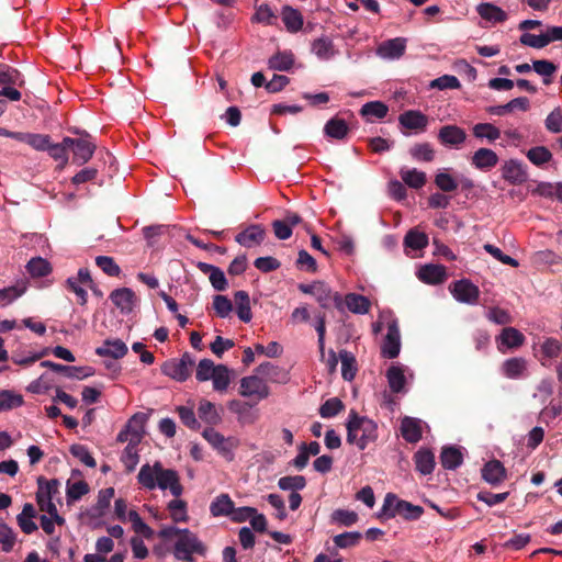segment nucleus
Listing matches in <instances>:
<instances>
[{"mask_svg":"<svg viewBox=\"0 0 562 562\" xmlns=\"http://www.w3.org/2000/svg\"><path fill=\"white\" fill-rule=\"evenodd\" d=\"M542 366H547V360L555 359L562 353V342L555 338L549 337L540 346Z\"/></svg>","mask_w":562,"mask_h":562,"instance_id":"nucleus-44","label":"nucleus"},{"mask_svg":"<svg viewBox=\"0 0 562 562\" xmlns=\"http://www.w3.org/2000/svg\"><path fill=\"white\" fill-rule=\"evenodd\" d=\"M499 158L497 154L486 147L476 149L471 157V165L481 171H490L497 166Z\"/></svg>","mask_w":562,"mask_h":562,"instance_id":"nucleus-15","label":"nucleus"},{"mask_svg":"<svg viewBox=\"0 0 562 562\" xmlns=\"http://www.w3.org/2000/svg\"><path fill=\"white\" fill-rule=\"evenodd\" d=\"M502 176L504 180L512 184L522 183L527 179L524 164L517 159H509L505 161L502 167Z\"/></svg>","mask_w":562,"mask_h":562,"instance_id":"nucleus-19","label":"nucleus"},{"mask_svg":"<svg viewBox=\"0 0 562 562\" xmlns=\"http://www.w3.org/2000/svg\"><path fill=\"white\" fill-rule=\"evenodd\" d=\"M476 12L486 23L497 24L507 20V13L494 3L482 2L476 5Z\"/></svg>","mask_w":562,"mask_h":562,"instance_id":"nucleus-20","label":"nucleus"},{"mask_svg":"<svg viewBox=\"0 0 562 562\" xmlns=\"http://www.w3.org/2000/svg\"><path fill=\"white\" fill-rule=\"evenodd\" d=\"M401 351V335L396 321L387 324V331L383 339L381 347L382 356L387 359H393L398 356Z\"/></svg>","mask_w":562,"mask_h":562,"instance_id":"nucleus-12","label":"nucleus"},{"mask_svg":"<svg viewBox=\"0 0 562 562\" xmlns=\"http://www.w3.org/2000/svg\"><path fill=\"white\" fill-rule=\"evenodd\" d=\"M428 245V237L425 233L418 232L417 229H411L407 232L404 238L405 248L413 250H422Z\"/></svg>","mask_w":562,"mask_h":562,"instance_id":"nucleus-55","label":"nucleus"},{"mask_svg":"<svg viewBox=\"0 0 562 562\" xmlns=\"http://www.w3.org/2000/svg\"><path fill=\"white\" fill-rule=\"evenodd\" d=\"M416 470L423 474H431L435 469V456L428 449H419L414 456Z\"/></svg>","mask_w":562,"mask_h":562,"instance_id":"nucleus-36","label":"nucleus"},{"mask_svg":"<svg viewBox=\"0 0 562 562\" xmlns=\"http://www.w3.org/2000/svg\"><path fill=\"white\" fill-rule=\"evenodd\" d=\"M389 386L393 393L405 391V370L401 364H392L386 371Z\"/></svg>","mask_w":562,"mask_h":562,"instance_id":"nucleus-29","label":"nucleus"},{"mask_svg":"<svg viewBox=\"0 0 562 562\" xmlns=\"http://www.w3.org/2000/svg\"><path fill=\"white\" fill-rule=\"evenodd\" d=\"M438 140L445 147L460 149L467 140V133L458 125H445L438 131Z\"/></svg>","mask_w":562,"mask_h":562,"instance_id":"nucleus-10","label":"nucleus"},{"mask_svg":"<svg viewBox=\"0 0 562 562\" xmlns=\"http://www.w3.org/2000/svg\"><path fill=\"white\" fill-rule=\"evenodd\" d=\"M177 413L181 423L192 430H199L201 427L200 422L195 417V413L192 407L178 406Z\"/></svg>","mask_w":562,"mask_h":562,"instance_id":"nucleus-64","label":"nucleus"},{"mask_svg":"<svg viewBox=\"0 0 562 562\" xmlns=\"http://www.w3.org/2000/svg\"><path fill=\"white\" fill-rule=\"evenodd\" d=\"M233 509L234 502L228 494H221L216 496L210 505V513L213 517H229Z\"/></svg>","mask_w":562,"mask_h":562,"instance_id":"nucleus-37","label":"nucleus"},{"mask_svg":"<svg viewBox=\"0 0 562 562\" xmlns=\"http://www.w3.org/2000/svg\"><path fill=\"white\" fill-rule=\"evenodd\" d=\"M55 372L64 373L69 379H78V380L92 375L91 368L65 366V364H60V363L57 364Z\"/></svg>","mask_w":562,"mask_h":562,"instance_id":"nucleus-62","label":"nucleus"},{"mask_svg":"<svg viewBox=\"0 0 562 562\" xmlns=\"http://www.w3.org/2000/svg\"><path fill=\"white\" fill-rule=\"evenodd\" d=\"M544 127L549 133H562V108L555 106L546 117Z\"/></svg>","mask_w":562,"mask_h":562,"instance_id":"nucleus-60","label":"nucleus"},{"mask_svg":"<svg viewBox=\"0 0 562 562\" xmlns=\"http://www.w3.org/2000/svg\"><path fill=\"white\" fill-rule=\"evenodd\" d=\"M347 441L364 450L378 439V424L367 416H360L351 411L347 423Z\"/></svg>","mask_w":562,"mask_h":562,"instance_id":"nucleus-3","label":"nucleus"},{"mask_svg":"<svg viewBox=\"0 0 562 562\" xmlns=\"http://www.w3.org/2000/svg\"><path fill=\"white\" fill-rule=\"evenodd\" d=\"M265 239V229L257 224L249 225L236 235L235 240L245 248L260 245Z\"/></svg>","mask_w":562,"mask_h":562,"instance_id":"nucleus-18","label":"nucleus"},{"mask_svg":"<svg viewBox=\"0 0 562 562\" xmlns=\"http://www.w3.org/2000/svg\"><path fill=\"white\" fill-rule=\"evenodd\" d=\"M147 416L144 413H135L126 423L125 427L119 432L117 441L125 442L130 439L133 441H140L144 432V426Z\"/></svg>","mask_w":562,"mask_h":562,"instance_id":"nucleus-11","label":"nucleus"},{"mask_svg":"<svg viewBox=\"0 0 562 562\" xmlns=\"http://www.w3.org/2000/svg\"><path fill=\"white\" fill-rule=\"evenodd\" d=\"M13 85V86H23L24 79L23 76L14 68L0 64V86Z\"/></svg>","mask_w":562,"mask_h":562,"instance_id":"nucleus-54","label":"nucleus"},{"mask_svg":"<svg viewBox=\"0 0 562 562\" xmlns=\"http://www.w3.org/2000/svg\"><path fill=\"white\" fill-rule=\"evenodd\" d=\"M299 290L305 294L313 295L323 308H327L333 303L335 307L342 311V296L334 292L330 286L323 281H315L308 284H299Z\"/></svg>","mask_w":562,"mask_h":562,"instance_id":"nucleus-5","label":"nucleus"},{"mask_svg":"<svg viewBox=\"0 0 562 562\" xmlns=\"http://www.w3.org/2000/svg\"><path fill=\"white\" fill-rule=\"evenodd\" d=\"M406 43L404 37L386 40L376 47V55L387 60L400 59L405 54Z\"/></svg>","mask_w":562,"mask_h":562,"instance_id":"nucleus-14","label":"nucleus"},{"mask_svg":"<svg viewBox=\"0 0 562 562\" xmlns=\"http://www.w3.org/2000/svg\"><path fill=\"white\" fill-rule=\"evenodd\" d=\"M38 488L36 492V502L41 512L55 516L58 526H64L66 520L58 514L57 507L53 502L54 496L58 493L59 482L57 480H37Z\"/></svg>","mask_w":562,"mask_h":562,"instance_id":"nucleus-4","label":"nucleus"},{"mask_svg":"<svg viewBox=\"0 0 562 562\" xmlns=\"http://www.w3.org/2000/svg\"><path fill=\"white\" fill-rule=\"evenodd\" d=\"M202 436L221 454L229 460L233 459V449L236 447V442L233 438H225L213 427L205 428Z\"/></svg>","mask_w":562,"mask_h":562,"instance_id":"nucleus-9","label":"nucleus"},{"mask_svg":"<svg viewBox=\"0 0 562 562\" xmlns=\"http://www.w3.org/2000/svg\"><path fill=\"white\" fill-rule=\"evenodd\" d=\"M234 300L238 318L244 323H249L252 318V313L248 293L246 291H237Z\"/></svg>","mask_w":562,"mask_h":562,"instance_id":"nucleus-40","label":"nucleus"},{"mask_svg":"<svg viewBox=\"0 0 562 562\" xmlns=\"http://www.w3.org/2000/svg\"><path fill=\"white\" fill-rule=\"evenodd\" d=\"M25 268L32 278H43L52 272L50 263L42 257L32 258Z\"/></svg>","mask_w":562,"mask_h":562,"instance_id":"nucleus-45","label":"nucleus"},{"mask_svg":"<svg viewBox=\"0 0 562 562\" xmlns=\"http://www.w3.org/2000/svg\"><path fill=\"white\" fill-rule=\"evenodd\" d=\"M36 516L37 513L35 507L31 503H25L22 512L16 516L18 526L25 535H31L38 529L34 521Z\"/></svg>","mask_w":562,"mask_h":562,"instance_id":"nucleus-25","label":"nucleus"},{"mask_svg":"<svg viewBox=\"0 0 562 562\" xmlns=\"http://www.w3.org/2000/svg\"><path fill=\"white\" fill-rule=\"evenodd\" d=\"M187 508V503L180 499V497H175V499L170 501L167 505L170 517L175 522L188 521L189 516Z\"/></svg>","mask_w":562,"mask_h":562,"instance_id":"nucleus-50","label":"nucleus"},{"mask_svg":"<svg viewBox=\"0 0 562 562\" xmlns=\"http://www.w3.org/2000/svg\"><path fill=\"white\" fill-rule=\"evenodd\" d=\"M412 158L416 161L430 162L435 159V150L429 143L414 145L409 149Z\"/></svg>","mask_w":562,"mask_h":562,"instance_id":"nucleus-58","label":"nucleus"},{"mask_svg":"<svg viewBox=\"0 0 562 562\" xmlns=\"http://www.w3.org/2000/svg\"><path fill=\"white\" fill-rule=\"evenodd\" d=\"M20 142L27 144L35 150L46 151L50 144V136L46 134L22 132Z\"/></svg>","mask_w":562,"mask_h":562,"instance_id":"nucleus-43","label":"nucleus"},{"mask_svg":"<svg viewBox=\"0 0 562 562\" xmlns=\"http://www.w3.org/2000/svg\"><path fill=\"white\" fill-rule=\"evenodd\" d=\"M449 290L454 300L460 303L468 305H475L477 303L480 290L469 279L454 281L450 284Z\"/></svg>","mask_w":562,"mask_h":562,"instance_id":"nucleus-8","label":"nucleus"},{"mask_svg":"<svg viewBox=\"0 0 562 562\" xmlns=\"http://www.w3.org/2000/svg\"><path fill=\"white\" fill-rule=\"evenodd\" d=\"M401 432L403 438L411 443H415L422 438V420L413 417H404L401 422Z\"/></svg>","mask_w":562,"mask_h":562,"instance_id":"nucleus-27","label":"nucleus"},{"mask_svg":"<svg viewBox=\"0 0 562 562\" xmlns=\"http://www.w3.org/2000/svg\"><path fill=\"white\" fill-rule=\"evenodd\" d=\"M277 16L269 4L262 3L256 8V12L251 18L252 22L265 25H273Z\"/></svg>","mask_w":562,"mask_h":562,"instance_id":"nucleus-61","label":"nucleus"},{"mask_svg":"<svg viewBox=\"0 0 562 562\" xmlns=\"http://www.w3.org/2000/svg\"><path fill=\"white\" fill-rule=\"evenodd\" d=\"M400 503H402L401 498L393 493H387L384 497L379 516L394 518L396 515H400Z\"/></svg>","mask_w":562,"mask_h":562,"instance_id":"nucleus-53","label":"nucleus"},{"mask_svg":"<svg viewBox=\"0 0 562 562\" xmlns=\"http://www.w3.org/2000/svg\"><path fill=\"white\" fill-rule=\"evenodd\" d=\"M95 150L94 144L91 142L78 138L76 146L74 148V162L77 165H83L91 159L93 153Z\"/></svg>","mask_w":562,"mask_h":562,"instance_id":"nucleus-41","label":"nucleus"},{"mask_svg":"<svg viewBox=\"0 0 562 562\" xmlns=\"http://www.w3.org/2000/svg\"><path fill=\"white\" fill-rule=\"evenodd\" d=\"M23 397L22 395L10 391V390H3L0 391V413L7 412L16 407H20L23 405Z\"/></svg>","mask_w":562,"mask_h":562,"instance_id":"nucleus-56","label":"nucleus"},{"mask_svg":"<svg viewBox=\"0 0 562 562\" xmlns=\"http://www.w3.org/2000/svg\"><path fill=\"white\" fill-rule=\"evenodd\" d=\"M527 158L536 166H542L552 159L551 151L544 146H536L527 151Z\"/></svg>","mask_w":562,"mask_h":562,"instance_id":"nucleus-63","label":"nucleus"},{"mask_svg":"<svg viewBox=\"0 0 562 562\" xmlns=\"http://www.w3.org/2000/svg\"><path fill=\"white\" fill-rule=\"evenodd\" d=\"M194 359L189 353H184L180 359H171L166 361L161 371L165 375L178 381L184 382L191 374Z\"/></svg>","mask_w":562,"mask_h":562,"instance_id":"nucleus-6","label":"nucleus"},{"mask_svg":"<svg viewBox=\"0 0 562 562\" xmlns=\"http://www.w3.org/2000/svg\"><path fill=\"white\" fill-rule=\"evenodd\" d=\"M199 418L210 426H215L221 423L222 417L216 406L207 401L201 400L198 406Z\"/></svg>","mask_w":562,"mask_h":562,"instance_id":"nucleus-31","label":"nucleus"},{"mask_svg":"<svg viewBox=\"0 0 562 562\" xmlns=\"http://www.w3.org/2000/svg\"><path fill=\"white\" fill-rule=\"evenodd\" d=\"M400 176L404 184L412 189L423 188L427 180L426 173L416 168H401Z\"/></svg>","mask_w":562,"mask_h":562,"instance_id":"nucleus-38","label":"nucleus"},{"mask_svg":"<svg viewBox=\"0 0 562 562\" xmlns=\"http://www.w3.org/2000/svg\"><path fill=\"white\" fill-rule=\"evenodd\" d=\"M281 15L284 26L290 33H296L303 27V15L297 9L284 5Z\"/></svg>","mask_w":562,"mask_h":562,"instance_id":"nucleus-30","label":"nucleus"},{"mask_svg":"<svg viewBox=\"0 0 562 562\" xmlns=\"http://www.w3.org/2000/svg\"><path fill=\"white\" fill-rule=\"evenodd\" d=\"M128 351L126 344L121 339H106L95 349L100 357H111L113 359L123 358Z\"/></svg>","mask_w":562,"mask_h":562,"instance_id":"nucleus-22","label":"nucleus"},{"mask_svg":"<svg viewBox=\"0 0 562 562\" xmlns=\"http://www.w3.org/2000/svg\"><path fill=\"white\" fill-rule=\"evenodd\" d=\"M472 134L476 139L494 143L501 137V131L492 123H476L472 127Z\"/></svg>","mask_w":562,"mask_h":562,"instance_id":"nucleus-39","label":"nucleus"},{"mask_svg":"<svg viewBox=\"0 0 562 562\" xmlns=\"http://www.w3.org/2000/svg\"><path fill=\"white\" fill-rule=\"evenodd\" d=\"M211 380L216 392H225L231 384V370L224 364H217Z\"/></svg>","mask_w":562,"mask_h":562,"instance_id":"nucleus-46","label":"nucleus"},{"mask_svg":"<svg viewBox=\"0 0 562 562\" xmlns=\"http://www.w3.org/2000/svg\"><path fill=\"white\" fill-rule=\"evenodd\" d=\"M349 132V127L345 120L333 117L328 120L324 126V134L328 138L341 140Z\"/></svg>","mask_w":562,"mask_h":562,"instance_id":"nucleus-35","label":"nucleus"},{"mask_svg":"<svg viewBox=\"0 0 562 562\" xmlns=\"http://www.w3.org/2000/svg\"><path fill=\"white\" fill-rule=\"evenodd\" d=\"M311 52L321 60H329L337 54L333 40L326 35L312 42Z\"/></svg>","mask_w":562,"mask_h":562,"instance_id":"nucleus-24","label":"nucleus"},{"mask_svg":"<svg viewBox=\"0 0 562 562\" xmlns=\"http://www.w3.org/2000/svg\"><path fill=\"white\" fill-rule=\"evenodd\" d=\"M294 64V55L290 50L278 52L268 60L270 69L279 71H288Z\"/></svg>","mask_w":562,"mask_h":562,"instance_id":"nucleus-42","label":"nucleus"},{"mask_svg":"<svg viewBox=\"0 0 562 562\" xmlns=\"http://www.w3.org/2000/svg\"><path fill=\"white\" fill-rule=\"evenodd\" d=\"M110 300L121 313L130 314L135 306L136 295L130 288H120L111 292Z\"/></svg>","mask_w":562,"mask_h":562,"instance_id":"nucleus-17","label":"nucleus"},{"mask_svg":"<svg viewBox=\"0 0 562 562\" xmlns=\"http://www.w3.org/2000/svg\"><path fill=\"white\" fill-rule=\"evenodd\" d=\"M344 307L355 314H366L369 312L370 301L361 294L349 293L342 299Z\"/></svg>","mask_w":562,"mask_h":562,"instance_id":"nucleus-32","label":"nucleus"},{"mask_svg":"<svg viewBox=\"0 0 562 562\" xmlns=\"http://www.w3.org/2000/svg\"><path fill=\"white\" fill-rule=\"evenodd\" d=\"M398 123L403 128L423 133L427 130L429 120L426 114L419 110H407L400 114Z\"/></svg>","mask_w":562,"mask_h":562,"instance_id":"nucleus-13","label":"nucleus"},{"mask_svg":"<svg viewBox=\"0 0 562 562\" xmlns=\"http://www.w3.org/2000/svg\"><path fill=\"white\" fill-rule=\"evenodd\" d=\"M256 373L270 382L285 384L289 381V373L283 368L271 362H263L257 369Z\"/></svg>","mask_w":562,"mask_h":562,"instance_id":"nucleus-23","label":"nucleus"},{"mask_svg":"<svg viewBox=\"0 0 562 562\" xmlns=\"http://www.w3.org/2000/svg\"><path fill=\"white\" fill-rule=\"evenodd\" d=\"M137 481L142 487L148 491L156 488L169 491L173 497H180L183 493L179 473L173 469L164 468L159 461L154 464H143L137 474Z\"/></svg>","mask_w":562,"mask_h":562,"instance_id":"nucleus-2","label":"nucleus"},{"mask_svg":"<svg viewBox=\"0 0 562 562\" xmlns=\"http://www.w3.org/2000/svg\"><path fill=\"white\" fill-rule=\"evenodd\" d=\"M440 462L446 470H456L463 462L461 449L450 446L445 447L440 453Z\"/></svg>","mask_w":562,"mask_h":562,"instance_id":"nucleus-33","label":"nucleus"},{"mask_svg":"<svg viewBox=\"0 0 562 562\" xmlns=\"http://www.w3.org/2000/svg\"><path fill=\"white\" fill-rule=\"evenodd\" d=\"M16 542V533L14 530L0 519V548L3 552L9 553L13 550Z\"/></svg>","mask_w":562,"mask_h":562,"instance_id":"nucleus-52","label":"nucleus"},{"mask_svg":"<svg viewBox=\"0 0 562 562\" xmlns=\"http://www.w3.org/2000/svg\"><path fill=\"white\" fill-rule=\"evenodd\" d=\"M158 537L165 540L175 539L172 554L178 561L195 562L193 555L205 557L207 547L190 529L176 526H165L158 531Z\"/></svg>","mask_w":562,"mask_h":562,"instance_id":"nucleus-1","label":"nucleus"},{"mask_svg":"<svg viewBox=\"0 0 562 562\" xmlns=\"http://www.w3.org/2000/svg\"><path fill=\"white\" fill-rule=\"evenodd\" d=\"M239 394L243 397L256 396L257 400L261 401L270 395V389L259 374L248 375L240 379Z\"/></svg>","mask_w":562,"mask_h":562,"instance_id":"nucleus-7","label":"nucleus"},{"mask_svg":"<svg viewBox=\"0 0 562 562\" xmlns=\"http://www.w3.org/2000/svg\"><path fill=\"white\" fill-rule=\"evenodd\" d=\"M482 477L491 485H498L506 479V469L498 460H492L484 464Z\"/></svg>","mask_w":562,"mask_h":562,"instance_id":"nucleus-21","label":"nucleus"},{"mask_svg":"<svg viewBox=\"0 0 562 562\" xmlns=\"http://www.w3.org/2000/svg\"><path fill=\"white\" fill-rule=\"evenodd\" d=\"M362 533L359 531H346L333 537L335 549H348L359 544Z\"/></svg>","mask_w":562,"mask_h":562,"instance_id":"nucleus-51","label":"nucleus"},{"mask_svg":"<svg viewBox=\"0 0 562 562\" xmlns=\"http://www.w3.org/2000/svg\"><path fill=\"white\" fill-rule=\"evenodd\" d=\"M525 341L524 335L514 327H506L497 337L498 350L504 352L503 347L512 349L521 346Z\"/></svg>","mask_w":562,"mask_h":562,"instance_id":"nucleus-28","label":"nucleus"},{"mask_svg":"<svg viewBox=\"0 0 562 562\" xmlns=\"http://www.w3.org/2000/svg\"><path fill=\"white\" fill-rule=\"evenodd\" d=\"M502 371L508 379H520L527 371V361L519 357L507 359L502 366Z\"/></svg>","mask_w":562,"mask_h":562,"instance_id":"nucleus-34","label":"nucleus"},{"mask_svg":"<svg viewBox=\"0 0 562 562\" xmlns=\"http://www.w3.org/2000/svg\"><path fill=\"white\" fill-rule=\"evenodd\" d=\"M198 268L201 272L209 276L210 282L216 291L226 290L227 280L223 270L206 262H198Z\"/></svg>","mask_w":562,"mask_h":562,"instance_id":"nucleus-26","label":"nucleus"},{"mask_svg":"<svg viewBox=\"0 0 562 562\" xmlns=\"http://www.w3.org/2000/svg\"><path fill=\"white\" fill-rule=\"evenodd\" d=\"M340 360H341V375L344 380L351 381L353 380L357 367H356V359L352 353L344 350L339 353Z\"/></svg>","mask_w":562,"mask_h":562,"instance_id":"nucleus-59","label":"nucleus"},{"mask_svg":"<svg viewBox=\"0 0 562 562\" xmlns=\"http://www.w3.org/2000/svg\"><path fill=\"white\" fill-rule=\"evenodd\" d=\"M306 486V479L303 475H286L278 480V487L282 491L297 493Z\"/></svg>","mask_w":562,"mask_h":562,"instance_id":"nucleus-48","label":"nucleus"},{"mask_svg":"<svg viewBox=\"0 0 562 562\" xmlns=\"http://www.w3.org/2000/svg\"><path fill=\"white\" fill-rule=\"evenodd\" d=\"M121 460L124 463L127 471H133L138 463L137 445L139 441L127 440Z\"/></svg>","mask_w":562,"mask_h":562,"instance_id":"nucleus-57","label":"nucleus"},{"mask_svg":"<svg viewBox=\"0 0 562 562\" xmlns=\"http://www.w3.org/2000/svg\"><path fill=\"white\" fill-rule=\"evenodd\" d=\"M416 274L422 282L431 285L441 284L447 279V271L442 265H424Z\"/></svg>","mask_w":562,"mask_h":562,"instance_id":"nucleus-16","label":"nucleus"},{"mask_svg":"<svg viewBox=\"0 0 562 562\" xmlns=\"http://www.w3.org/2000/svg\"><path fill=\"white\" fill-rule=\"evenodd\" d=\"M389 108L381 101H370L361 106L360 114L368 119H384L387 115Z\"/></svg>","mask_w":562,"mask_h":562,"instance_id":"nucleus-47","label":"nucleus"},{"mask_svg":"<svg viewBox=\"0 0 562 562\" xmlns=\"http://www.w3.org/2000/svg\"><path fill=\"white\" fill-rule=\"evenodd\" d=\"M436 187L443 192H452L458 189L459 181L447 169H440L435 176Z\"/></svg>","mask_w":562,"mask_h":562,"instance_id":"nucleus-49","label":"nucleus"}]
</instances>
